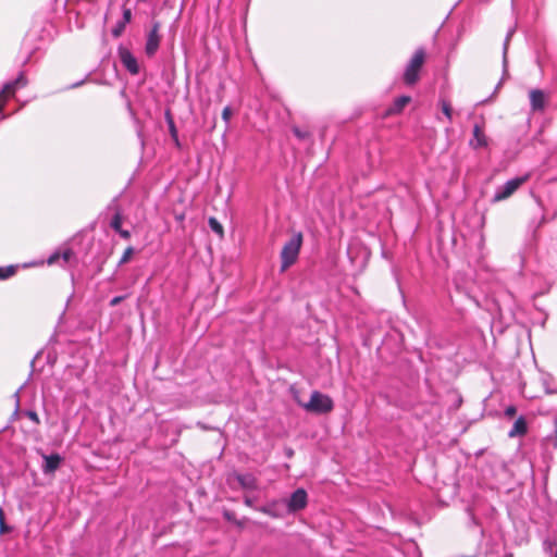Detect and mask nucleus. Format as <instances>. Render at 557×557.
Masks as SVG:
<instances>
[{
	"instance_id": "4be33fe9",
	"label": "nucleus",
	"mask_w": 557,
	"mask_h": 557,
	"mask_svg": "<svg viewBox=\"0 0 557 557\" xmlns=\"http://www.w3.org/2000/svg\"><path fill=\"white\" fill-rule=\"evenodd\" d=\"M232 114H233V112H232L231 107H228V106H227V107H225V108L223 109V111H222V119H223V121H224L226 124H228V123H230L231 117H232Z\"/></svg>"
},
{
	"instance_id": "412c9836",
	"label": "nucleus",
	"mask_w": 557,
	"mask_h": 557,
	"mask_svg": "<svg viewBox=\"0 0 557 557\" xmlns=\"http://www.w3.org/2000/svg\"><path fill=\"white\" fill-rule=\"evenodd\" d=\"M133 253H134V249H133V247H127V248L125 249V251L123 252V255H122V257H121L120 261H119V265H122V264H124V263L128 262V261L131 260V258H132Z\"/></svg>"
},
{
	"instance_id": "f3484780",
	"label": "nucleus",
	"mask_w": 557,
	"mask_h": 557,
	"mask_svg": "<svg viewBox=\"0 0 557 557\" xmlns=\"http://www.w3.org/2000/svg\"><path fill=\"white\" fill-rule=\"evenodd\" d=\"M165 116H166V121L169 123V128H170L171 136L175 140L176 145H178L180 143H178L177 129L175 127V124H174V121H173V119L171 116L170 111H166Z\"/></svg>"
},
{
	"instance_id": "20e7f679",
	"label": "nucleus",
	"mask_w": 557,
	"mask_h": 557,
	"mask_svg": "<svg viewBox=\"0 0 557 557\" xmlns=\"http://www.w3.org/2000/svg\"><path fill=\"white\" fill-rule=\"evenodd\" d=\"M524 177H516L507 181L503 186L498 187L493 196V202H498L509 198L525 181Z\"/></svg>"
},
{
	"instance_id": "58836bf2",
	"label": "nucleus",
	"mask_w": 557,
	"mask_h": 557,
	"mask_svg": "<svg viewBox=\"0 0 557 557\" xmlns=\"http://www.w3.org/2000/svg\"><path fill=\"white\" fill-rule=\"evenodd\" d=\"M138 2H145L146 0H137Z\"/></svg>"
},
{
	"instance_id": "0eeeda50",
	"label": "nucleus",
	"mask_w": 557,
	"mask_h": 557,
	"mask_svg": "<svg viewBox=\"0 0 557 557\" xmlns=\"http://www.w3.org/2000/svg\"><path fill=\"white\" fill-rule=\"evenodd\" d=\"M308 496L304 488H297L287 499V509L289 512H296L307 506Z\"/></svg>"
},
{
	"instance_id": "2eb2a0df",
	"label": "nucleus",
	"mask_w": 557,
	"mask_h": 557,
	"mask_svg": "<svg viewBox=\"0 0 557 557\" xmlns=\"http://www.w3.org/2000/svg\"><path fill=\"white\" fill-rule=\"evenodd\" d=\"M109 208L110 209H114V211H115L113 218L110 221V226L115 232H119L122 228V221H123L121 210H120V208H119V206H117L115 200L110 205Z\"/></svg>"
},
{
	"instance_id": "c85d7f7f",
	"label": "nucleus",
	"mask_w": 557,
	"mask_h": 557,
	"mask_svg": "<svg viewBox=\"0 0 557 557\" xmlns=\"http://www.w3.org/2000/svg\"><path fill=\"white\" fill-rule=\"evenodd\" d=\"M125 298V296H116V297H113L111 300H110V306L111 307H115L117 306L123 299Z\"/></svg>"
},
{
	"instance_id": "ea45409f",
	"label": "nucleus",
	"mask_w": 557,
	"mask_h": 557,
	"mask_svg": "<svg viewBox=\"0 0 557 557\" xmlns=\"http://www.w3.org/2000/svg\"><path fill=\"white\" fill-rule=\"evenodd\" d=\"M553 557H557V549H556V553H555V555Z\"/></svg>"
},
{
	"instance_id": "ddd939ff",
	"label": "nucleus",
	"mask_w": 557,
	"mask_h": 557,
	"mask_svg": "<svg viewBox=\"0 0 557 557\" xmlns=\"http://www.w3.org/2000/svg\"><path fill=\"white\" fill-rule=\"evenodd\" d=\"M527 432H528V424H527L524 417L521 416L515 421L512 428L508 432V436L509 437L523 436L527 434Z\"/></svg>"
},
{
	"instance_id": "9b49d317",
	"label": "nucleus",
	"mask_w": 557,
	"mask_h": 557,
	"mask_svg": "<svg viewBox=\"0 0 557 557\" xmlns=\"http://www.w3.org/2000/svg\"><path fill=\"white\" fill-rule=\"evenodd\" d=\"M530 104L532 111H542L545 107V95L540 89H532L530 91Z\"/></svg>"
},
{
	"instance_id": "1a4fd4ad",
	"label": "nucleus",
	"mask_w": 557,
	"mask_h": 557,
	"mask_svg": "<svg viewBox=\"0 0 557 557\" xmlns=\"http://www.w3.org/2000/svg\"><path fill=\"white\" fill-rule=\"evenodd\" d=\"M469 144L474 149L487 147L488 140L481 125L475 124L473 126L472 138Z\"/></svg>"
},
{
	"instance_id": "6e6552de",
	"label": "nucleus",
	"mask_w": 557,
	"mask_h": 557,
	"mask_svg": "<svg viewBox=\"0 0 557 557\" xmlns=\"http://www.w3.org/2000/svg\"><path fill=\"white\" fill-rule=\"evenodd\" d=\"M120 59L124 67L133 75L138 74L139 66L137 59L127 49L120 50Z\"/></svg>"
},
{
	"instance_id": "473e14b6",
	"label": "nucleus",
	"mask_w": 557,
	"mask_h": 557,
	"mask_svg": "<svg viewBox=\"0 0 557 557\" xmlns=\"http://www.w3.org/2000/svg\"><path fill=\"white\" fill-rule=\"evenodd\" d=\"M258 510H260L263 513H267V515H270L272 517H275V515L271 511V509L269 507H261V508H258Z\"/></svg>"
},
{
	"instance_id": "dca6fc26",
	"label": "nucleus",
	"mask_w": 557,
	"mask_h": 557,
	"mask_svg": "<svg viewBox=\"0 0 557 557\" xmlns=\"http://www.w3.org/2000/svg\"><path fill=\"white\" fill-rule=\"evenodd\" d=\"M515 33V28H510L506 35V38H505V41H504V49H503V63H504V67L507 66V52H508V46H509V41H510V38L511 36L513 35Z\"/></svg>"
},
{
	"instance_id": "9d476101",
	"label": "nucleus",
	"mask_w": 557,
	"mask_h": 557,
	"mask_svg": "<svg viewBox=\"0 0 557 557\" xmlns=\"http://www.w3.org/2000/svg\"><path fill=\"white\" fill-rule=\"evenodd\" d=\"M61 461L62 458L58 454L44 455V473L48 474L54 472L59 468Z\"/></svg>"
},
{
	"instance_id": "2f4dec72",
	"label": "nucleus",
	"mask_w": 557,
	"mask_h": 557,
	"mask_svg": "<svg viewBox=\"0 0 557 557\" xmlns=\"http://www.w3.org/2000/svg\"><path fill=\"white\" fill-rule=\"evenodd\" d=\"M117 233L120 234L121 237H123L125 239L131 237V233L127 230L121 228Z\"/></svg>"
},
{
	"instance_id": "7ed1b4c3",
	"label": "nucleus",
	"mask_w": 557,
	"mask_h": 557,
	"mask_svg": "<svg viewBox=\"0 0 557 557\" xmlns=\"http://www.w3.org/2000/svg\"><path fill=\"white\" fill-rule=\"evenodd\" d=\"M302 407L309 412L321 414L331 412L334 408V403L330 396L314 391L310 396V400L304 404Z\"/></svg>"
},
{
	"instance_id": "4c0bfd02",
	"label": "nucleus",
	"mask_w": 557,
	"mask_h": 557,
	"mask_svg": "<svg viewBox=\"0 0 557 557\" xmlns=\"http://www.w3.org/2000/svg\"><path fill=\"white\" fill-rule=\"evenodd\" d=\"M236 524H237L238 527H240V528L243 527V522H240V521H236Z\"/></svg>"
},
{
	"instance_id": "f704fd0d",
	"label": "nucleus",
	"mask_w": 557,
	"mask_h": 557,
	"mask_svg": "<svg viewBox=\"0 0 557 557\" xmlns=\"http://www.w3.org/2000/svg\"><path fill=\"white\" fill-rule=\"evenodd\" d=\"M224 517H225L228 521H233V513H231V512H225V513H224Z\"/></svg>"
},
{
	"instance_id": "f257e3e1",
	"label": "nucleus",
	"mask_w": 557,
	"mask_h": 557,
	"mask_svg": "<svg viewBox=\"0 0 557 557\" xmlns=\"http://www.w3.org/2000/svg\"><path fill=\"white\" fill-rule=\"evenodd\" d=\"M302 245V234L300 232L294 234L289 240L285 243L281 251V271H286L293 265L299 256V251Z\"/></svg>"
},
{
	"instance_id": "7c9ffc66",
	"label": "nucleus",
	"mask_w": 557,
	"mask_h": 557,
	"mask_svg": "<svg viewBox=\"0 0 557 557\" xmlns=\"http://www.w3.org/2000/svg\"><path fill=\"white\" fill-rule=\"evenodd\" d=\"M9 531V527L5 524V520L0 521V533L3 534Z\"/></svg>"
},
{
	"instance_id": "bb28decb",
	"label": "nucleus",
	"mask_w": 557,
	"mask_h": 557,
	"mask_svg": "<svg viewBox=\"0 0 557 557\" xmlns=\"http://www.w3.org/2000/svg\"><path fill=\"white\" fill-rule=\"evenodd\" d=\"M517 412V408L515 406H508L505 409V416L508 418H512Z\"/></svg>"
},
{
	"instance_id": "f8f14e48",
	"label": "nucleus",
	"mask_w": 557,
	"mask_h": 557,
	"mask_svg": "<svg viewBox=\"0 0 557 557\" xmlns=\"http://www.w3.org/2000/svg\"><path fill=\"white\" fill-rule=\"evenodd\" d=\"M236 480L240 487L246 491H256L258 488L257 479L250 473L236 474Z\"/></svg>"
},
{
	"instance_id": "f03ea898",
	"label": "nucleus",
	"mask_w": 557,
	"mask_h": 557,
	"mask_svg": "<svg viewBox=\"0 0 557 557\" xmlns=\"http://www.w3.org/2000/svg\"><path fill=\"white\" fill-rule=\"evenodd\" d=\"M425 61V51L423 48H419L414 51L413 55L406 65L404 72V82L406 85H414L419 81V73Z\"/></svg>"
},
{
	"instance_id": "423d86ee",
	"label": "nucleus",
	"mask_w": 557,
	"mask_h": 557,
	"mask_svg": "<svg viewBox=\"0 0 557 557\" xmlns=\"http://www.w3.org/2000/svg\"><path fill=\"white\" fill-rule=\"evenodd\" d=\"M160 32V23L153 22L151 29L149 30L147 35L145 51L146 54L149 57H152L159 49L161 36L159 34Z\"/></svg>"
},
{
	"instance_id": "e433bc0d",
	"label": "nucleus",
	"mask_w": 557,
	"mask_h": 557,
	"mask_svg": "<svg viewBox=\"0 0 557 557\" xmlns=\"http://www.w3.org/2000/svg\"><path fill=\"white\" fill-rule=\"evenodd\" d=\"M1 520H5L4 519V511H3L2 507H0V521Z\"/></svg>"
},
{
	"instance_id": "a878e982",
	"label": "nucleus",
	"mask_w": 557,
	"mask_h": 557,
	"mask_svg": "<svg viewBox=\"0 0 557 557\" xmlns=\"http://www.w3.org/2000/svg\"><path fill=\"white\" fill-rule=\"evenodd\" d=\"M255 500H256V499H255L253 497H250V496H248V495H245V497H244V504H245L246 506H248V507H250V508H255V509H257V508L255 507Z\"/></svg>"
},
{
	"instance_id": "a211bd4d",
	"label": "nucleus",
	"mask_w": 557,
	"mask_h": 557,
	"mask_svg": "<svg viewBox=\"0 0 557 557\" xmlns=\"http://www.w3.org/2000/svg\"><path fill=\"white\" fill-rule=\"evenodd\" d=\"M208 223H209V226L210 228L215 233L218 234L220 237H223V226L221 225V223L215 219V218H209L208 220Z\"/></svg>"
},
{
	"instance_id": "39448f33",
	"label": "nucleus",
	"mask_w": 557,
	"mask_h": 557,
	"mask_svg": "<svg viewBox=\"0 0 557 557\" xmlns=\"http://www.w3.org/2000/svg\"><path fill=\"white\" fill-rule=\"evenodd\" d=\"M26 85L27 79L23 73H20L14 81L4 84L0 90V111L2 110L3 103L12 97L18 88L25 87Z\"/></svg>"
},
{
	"instance_id": "4468645a",
	"label": "nucleus",
	"mask_w": 557,
	"mask_h": 557,
	"mask_svg": "<svg viewBox=\"0 0 557 557\" xmlns=\"http://www.w3.org/2000/svg\"><path fill=\"white\" fill-rule=\"evenodd\" d=\"M410 101L411 98L409 96L396 98L393 104L386 110V115L399 114Z\"/></svg>"
},
{
	"instance_id": "72a5a7b5",
	"label": "nucleus",
	"mask_w": 557,
	"mask_h": 557,
	"mask_svg": "<svg viewBox=\"0 0 557 557\" xmlns=\"http://www.w3.org/2000/svg\"><path fill=\"white\" fill-rule=\"evenodd\" d=\"M59 257H60V256H59V253H53V255H51V256L49 257V259H48V263H49V264H52V263L57 262V260L59 259Z\"/></svg>"
},
{
	"instance_id": "b1692460",
	"label": "nucleus",
	"mask_w": 557,
	"mask_h": 557,
	"mask_svg": "<svg viewBox=\"0 0 557 557\" xmlns=\"http://www.w3.org/2000/svg\"><path fill=\"white\" fill-rule=\"evenodd\" d=\"M25 416L28 417L34 423L39 424L40 420L38 414L33 410L25 411Z\"/></svg>"
},
{
	"instance_id": "aec40b11",
	"label": "nucleus",
	"mask_w": 557,
	"mask_h": 557,
	"mask_svg": "<svg viewBox=\"0 0 557 557\" xmlns=\"http://www.w3.org/2000/svg\"><path fill=\"white\" fill-rule=\"evenodd\" d=\"M441 107L444 115L447 117L449 122L453 120V108L450 106V102L447 100H441Z\"/></svg>"
},
{
	"instance_id": "c9c22d12",
	"label": "nucleus",
	"mask_w": 557,
	"mask_h": 557,
	"mask_svg": "<svg viewBox=\"0 0 557 557\" xmlns=\"http://www.w3.org/2000/svg\"><path fill=\"white\" fill-rule=\"evenodd\" d=\"M15 396L18 398L17 393H15ZM17 412H18V399L16 400V408H15L14 414H17Z\"/></svg>"
},
{
	"instance_id": "6ab92c4d",
	"label": "nucleus",
	"mask_w": 557,
	"mask_h": 557,
	"mask_svg": "<svg viewBox=\"0 0 557 557\" xmlns=\"http://www.w3.org/2000/svg\"><path fill=\"white\" fill-rule=\"evenodd\" d=\"M16 272V267L14 265H9V267H0V280H5V278H9L11 276H13Z\"/></svg>"
},
{
	"instance_id": "c756f323",
	"label": "nucleus",
	"mask_w": 557,
	"mask_h": 557,
	"mask_svg": "<svg viewBox=\"0 0 557 557\" xmlns=\"http://www.w3.org/2000/svg\"><path fill=\"white\" fill-rule=\"evenodd\" d=\"M131 18H132V12L129 9H125L123 11V20H124V23H129L131 22Z\"/></svg>"
},
{
	"instance_id": "cd10ccee",
	"label": "nucleus",
	"mask_w": 557,
	"mask_h": 557,
	"mask_svg": "<svg viewBox=\"0 0 557 557\" xmlns=\"http://www.w3.org/2000/svg\"><path fill=\"white\" fill-rule=\"evenodd\" d=\"M72 256H73V252L71 249L64 250L62 253V259H63L64 263H67L70 261V259L72 258Z\"/></svg>"
},
{
	"instance_id": "393cba45",
	"label": "nucleus",
	"mask_w": 557,
	"mask_h": 557,
	"mask_svg": "<svg viewBox=\"0 0 557 557\" xmlns=\"http://www.w3.org/2000/svg\"><path fill=\"white\" fill-rule=\"evenodd\" d=\"M549 440L553 441L555 447H557V416L554 419V432L549 436Z\"/></svg>"
},
{
	"instance_id": "5701e85b",
	"label": "nucleus",
	"mask_w": 557,
	"mask_h": 557,
	"mask_svg": "<svg viewBox=\"0 0 557 557\" xmlns=\"http://www.w3.org/2000/svg\"><path fill=\"white\" fill-rule=\"evenodd\" d=\"M293 133L299 139H306L309 136V133L307 131H301L299 127H294Z\"/></svg>"
}]
</instances>
